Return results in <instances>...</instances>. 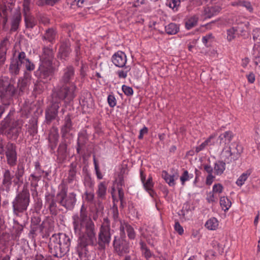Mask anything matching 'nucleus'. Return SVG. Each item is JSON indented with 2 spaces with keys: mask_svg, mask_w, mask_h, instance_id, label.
I'll return each instance as SVG.
<instances>
[{
  "mask_svg": "<svg viewBox=\"0 0 260 260\" xmlns=\"http://www.w3.org/2000/svg\"><path fill=\"white\" fill-rule=\"evenodd\" d=\"M225 169V162L223 161H218L215 164L214 171L216 175H221Z\"/></svg>",
  "mask_w": 260,
  "mask_h": 260,
  "instance_id": "obj_30",
  "label": "nucleus"
},
{
  "mask_svg": "<svg viewBox=\"0 0 260 260\" xmlns=\"http://www.w3.org/2000/svg\"><path fill=\"white\" fill-rule=\"evenodd\" d=\"M80 103L84 108L92 109L94 106L93 100L90 92L85 91L82 93Z\"/></svg>",
  "mask_w": 260,
  "mask_h": 260,
  "instance_id": "obj_13",
  "label": "nucleus"
},
{
  "mask_svg": "<svg viewBox=\"0 0 260 260\" xmlns=\"http://www.w3.org/2000/svg\"><path fill=\"white\" fill-rule=\"evenodd\" d=\"M9 46L8 39H5L0 43V66L3 65L6 60L7 51Z\"/></svg>",
  "mask_w": 260,
  "mask_h": 260,
  "instance_id": "obj_19",
  "label": "nucleus"
},
{
  "mask_svg": "<svg viewBox=\"0 0 260 260\" xmlns=\"http://www.w3.org/2000/svg\"><path fill=\"white\" fill-rule=\"evenodd\" d=\"M29 77V74L25 72L24 77L19 79L18 82L17 83V88L16 87L17 90V92L16 95L17 94L18 95H21L24 92L27 85V82Z\"/></svg>",
  "mask_w": 260,
  "mask_h": 260,
  "instance_id": "obj_20",
  "label": "nucleus"
},
{
  "mask_svg": "<svg viewBox=\"0 0 260 260\" xmlns=\"http://www.w3.org/2000/svg\"><path fill=\"white\" fill-rule=\"evenodd\" d=\"M71 120L69 118H68L66 119L65 124L62 128L63 135H64L66 133H69L71 131Z\"/></svg>",
  "mask_w": 260,
  "mask_h": 260,
  "instance_id": "obj_40",
  "label": "nucleus"
},
{
  "mask_svg": "<svg viewBox=\"0 0 260 260\" xmlns=\"http://www.w3.org/2000/svg\"><path fill=\"white\" fill-rule=\"evenodd\" d=\"M29 5H30V1H24L23 2V13H24V16H29Z\"/></svg>",
  "mask_w": 260,
  "mask_h": 260,
  "instance_id": "obj_45",
  "label": "nucleus"
},
{
  "mask_svg": "<svg viewBox=\"0 0 260 260\" xmlns=\"http://www.w3.org/2000/svg\"><path fill=\"white\" fill-rule=\"evenodd\" d=\"M71 52L70 44L69 42H63L60 45L59 49V53L61 57H67Z\"/></svg>",
  "mask_w": 260,
  "mask_h": 260,
  "instance_id": "obj_25",
  "label": "nucleus"
},
{
  "mask_svg": "<svg viewBox=\"0 0 260 260\" xmlns=\"http://www.w3.org/2000/svg\"><path fill=\"white\" fill-rule=\"evenodd\" d=\"M73 219L74 229L76 233L80 234L82 230H84V234L95 236V225L92 220H87V221L84 223H79L78 216H74Z\"/></svg>",
  "mask_w": 260,
  "mask_h": 260,
  "instance_id": "obj_8",
  "label": "nucleus"
},
{
  "mask_svg": "<svg viewBox=\"0 0 260 260\" xmlns=\"http://www.w3.org/2000/svg\"><path fill=\"white\" fill-rule=\"evenodd\" d=\"M27 71L31 72L35 70V65L31 62L29 59L27 61V63L23 64Z\"/></svg>",
  "mask_w": 260,
  "mask_h": 260,
  "instance_id": "obj_51",
  "label": "nucleus"
},
{
  "mask_svg": "<svg viewBox=\"0 0 260 260\" xmlns=\"http://www.w3.org/2000/svg\"><path fill=\"white\" fill-rule=\"evenodd\" d=\"M125 69H127L126 71L119 70L117 72V74L119 78L125 79L127 77L128 71L130 70L128 67H126Z\"/></svg>",
  "mask_w": 260,
  "mask_h": 260,
  "instance_id": "obj_54",
  "label": "nucleus"
},
{
  "mask_svg": "<svg viewBox=\"0 0 260 260\" xmlns=\"http://www.w3.org/2000/svg\"><path fill=\"white\" fill-rule=\"evenodd\" d=\"M114 251L118 255L121 256L129 251V243L124 237H115L113 243Z\"/></svg>",
  "mask_w": 260,
  "mask_h": 260,
  "instance_id": "obj_9",
  "label": "nucleus"
},
{
  "mask_svg": "<svg viewBox=\"0 0 260 260\" xmlns=\"http://www.w3.org/2000/svg\"><path fill=\"white\" fill-rule=\"evenodd\" d=\"M56 202L58 203L67 209L72 210L76 202V194L71 192L67 194L65 188H62L57 193L55 199H53L51 203H50V213L53 215H56L58 212V210L56 208Z\"/></svg>",
  "mask_w": 260,
  "mask_h": 260,
  "instance_id": "obj_2",
  "label": "nucleus"
},
{
  "mask_svg": "<svg viewBox=\"0 0 260 260\" xmlns=\"http://www.w3.org/2000/svg\"><path fill=\"white\" fill-rule=\"evenodd\" d=\"M24 167L22 164H19L17 166V170L14 175L15 178L13 180V183L15 185H20V184L23 183L22 177L24 174Z\"/></svg>",
  "mask_w": 260,
  "mask_h": 260,
  "instance_id": "obj_18",
  "label": "nucleus"
},
{
  "mask_svg": "<svg viewBox=\"0 0 260 260\" xmlns=\"http://www.w3.org/2000/svg\"><path fill=\"white\" fill-rule=\"evenodd\" d=\"M233 137V135L232 133L230 131H228L222 134H221L219 136L218 138L220 140V141H222L223 139H225V140H228V142H230Z\"/></svg>",
  "mask_w": 260,
  "mask_h": 260,
  "instance_id": "obj_42",
  "label": "nucleus"
},
{
  "mask_svg": "<svg viewBox=\"0 0 260 260\" xmlns=\"http://www.w3.org/2000/svg\"><path fill=\"white\" fill-rule=\"evenodd\" d=\"M62 80L65 83H69L75 75L74 68L72 66H68L64 69Z\"/></svg>",
  "mask_w": 260,
  "mask_h": 260,
  "instance_id": "obj_22",
  "label": "nucleus"
},
{
  "mask_svg": "<svg viewBox=\"0 0 260 260\" xmlns=\"http://www.w3.org/2000/svg\"><path fill=\"white\" fill-rule=\"evenodd\" d=\"M70 238L66 234H54L50 238V252L56 257H61L69 251Z\"/></svg>",
  "mask_w": 260,
  "mask_h": 260,
  "instance_id": "obj_1",
  "label": "nucleus"
},
{
  "mask_svg": "<svg viewBox=\"0 0 260 260\" xmlns=\"http://www.w3.org/2000/svg\"><path fill=\"white\" fill-rule=\"evenodd\" d=\"M51 135L52 142L54 144L55 146L56 145L59 135L58 133V129L57 128L53 127L51 129V134H50V136Z\"/></svg>",
  "mask_w": 260,
  "mask_h": 260,
  "instance_id": "obj_39",
  "label": "nucleus"
},
{
  "mask_svg": "<svg viewBox=\"0 0 260 260\" xmlns=\"http://www.w3.org/2000/svg\"><path fill=\"white\" fill-rule=\"evenodd\" d=\"M220 8L218 6L207 7L204 8L203 15L205 18H210L217 15L220 11Z\"/></svg>",
  "mask_w": 260,
  "mask_h": 260,
  "instance_id": "obj_21",
  "label": "nucleus"
},
{
  "mask_svg": "<svg viewBox=\"0 0 260 260\" xmlns=\"http://www.w3.org/2000/svg\"><path fill=\"white\" fill-rule=\"evenodd\" d=\"M21 66L18 63V61L11 58L9 68V71L12 76H17L19 74Z\"/></svg>",
  "mask_w": 260,
  "mask_h": 260,
  "instance_id": "obj_23",
  "label": "nucleus"
},
{
  "mask_svg": "<svg viewBox=\"0 0 260 260\" xmlns=\"http://www.w3.org/2000/svg\"><path fill=\"white\" fill-rule=\"evenodd\" d=\"M239 5L245 7L249 11H252V8L251 7V4L248 2L241 1L239 2Z\"/></svg>",
  "mask_w": 260,
  "mask_h": 260,
  "instance_id": "obj_58",
  "label": "nucleus"
},
{
  "mask_svg": "<svg viewBox=\"0 0 260 260\" xmlns=\"http://www.w3.org/2000/svg\"><path fill=\"white\" fill-rule=\"evenodd\" d=\"M14 176L13 175L10 171L6 169L3 173V180L0 189L1 190L5 191L6 193H9L11 190V187L13 182V179Z\"/></svg>",
  "mask_w": 260,
  "mask_h": 260,
  "instance_id": "obj_11",
  "label": "nucleus"
},
{
  "mask_svg": "<svg viewBox=\"0 0 260 260\" xmlns=\"http://www.w3.org/2000/svg\"><path fill=\"white\" fill-rule=\"evenodd\" d=\"M144 186L145 188V189L147 190H151L153 186V183H152V180L151 177H149L147 181L144 182L143 183Z\"/></svg>",
  "mask_w": 260,
  "mask_h": 260,
  "instance_id": "obj_50",
  "label": "nucleus"
},
{
  "mask_svg": "<svg viewBox=\"0 0 260 260\" xmlns=\"http://www.w3.org/2000/svg\"><path fill=\"white\" fill-rule=\"evenodd\" d=\"M67 145L64 143L60 144L58 147V151L61 154H64L67 151Z\"/></svg>",
  "mask_w": 260,
  "mask_h": 260,
  "instance_id": "obj_59",
  "label": "nucleus"
},
{
  "mask_svg": "<svg viewBox=\"0 0 260 260\" xmlns=\"http://www.w3.org/2000/svg\"><path fill=\"white\" fill-rule=\"evenodd\" d=\"M253 39L255 41L260 42V29H255L253 31Z\"/></svg>",
  "mask_w": 260,
  "mask_h": 260,
  "instance_id": "obj_56",
  "label": "nucleus"
},
{
  "mask_svg": "<svg viewBox=\"0 0 260 260\" xmlns=\"http://www.w3.org/2000/svg\"><path fill=\"white\" fill-rule=\"evenodd\" d=\"M112 210H113V217L115 220H116L118 219V215H119L118 208L116 206L115 207V206L114 205Z\"/></svg>",
  "mask_w": 260,
  "mask_h": 260,
  "instance_id": "obj_64",
  "label": "nucleus"
},
{
  "mask_svg": "<svg viewBox=\"0 0 260 260\" xmlns=\"http://www.w3.org/2000/svg\"><path fill=\"white\" fill-rule=\"evenodd\" d=\"M192 177L193 174H189L187 170H184L180 178L181 184L184 185L186 181L189 180V179L192 178Z\"/></svg>",
  "mask_w": 260,
  "mask_h": 260,
  "instance_id": "obj_38",
  "label": "nucleus"
},
{
  "mask_svg": "<svg viewBox=\"0 0 260 260\" xmlns=\"http://www.w3.org/2000/svg\"><path fill=\"white\" fill-rule=\"evenodd\" d=\"M21 126V121L11 119L8 115L1 123L0 132L9 139H16L19 135Z\"/></svg>",
  "mask_w": 260,
  "mask_h": 260,
  "instance_id": "obj_3",
  "label": "nucleus"
},
{
  "mask_svg": "<svg viewBox=\"0 0 260 260\" xmlns=\"http://www.w3.org/2000/svg\"><path fill=\"white\" fill-rule=\"evenodd\" d=\"M229 149L231 150L233 155L235 158V160H237L239 158L243 150L241 145L236 143H233L232 147H230Z\"/></svg>",
  "mask_w": 260,
  "mask_h": 260,
  "instance_id": "obj_26",
  "label": "nucleus"
},
{
  "mask_svg": "<svg viewBox=\"0 0 260 260\" xmlns=\"http://www.w3.org/2000/svg\"><path fill=\"white\" fill-rule=\"evenodd\" d=\"M111 240L110 230L108 228H100L98 243L101 248L104 249Z\"/></svg>",
  "mask_w": 260,
  "mask_h": 260,
  "instance_id": "obj_12",
  "label": "nucleus"
},
{
  "mask_svg": "<svg viewBox=\"0 0 260 260\" xmlns=\"http://www.w3.org/2000/svg\"><path fill=\"white\" fill-rule=\"evenodd\" d=\"M107 184L106 182H102L98 185L96 191L98 197L101 199H105L107 192Z\"/></svg>",
  "mask_w": 260,
  "mask_h": 260,
  "instance_id": "obj_28",
  "label": "nucleus"
},
{
  "mask_svg": "<svg viewBox=\"0 0 260 260\" xmlns=\"http://www.w3.org/2000/svg\"><path fill=\"white\" fill-rule=\"evenodd\" d=\"M85 199L88 202H92L93 201L94 195V193L92 192L85 193Z\"/></svg>",
  "mask_w": 260,
  "mask_h": 260,
  "instance_id": "obj_61",
  "label": "nucleus"
},
{
  "mask_svg": "<svg viewBox=\"0 0 260 260\" xmlns=\"http://www.w3.org/2000/svg\"><path fill=\"white\" fill-rule=\"evenodd\" d=\"M221 158L223 162L225 164H230L236 160L235 158L233 155L231 150L229 148L228 150H223L221 153Z\"/></svg>",
  "mask_w": 260,
  "mask_h": 260,
  "instance_id": "obj_24",
  "label": "nucleus"
},
{
  "mask_svg": "<svg viewBox=\"0 0 260 260\" xmlns=\"http://www.w3.org/2000/svg\"><path fill=\"white\" fill-rule=\"evenodd\" d=\"M57 31L54 28H50V42L52 43L53 41L58 40Z\"/></svg>",
  "mask_w": 260,
  "mask_h": 260,
  "instance_id": "obj_48",
  "label": "nucleus"
},
{
  "mask_svg": "<svg viewBox=\"0 0 260 260\" xmlns=\"http://www.w3.org/2000/svg\"><path fill=\"white\" fill-rule=\"evenodd\" d=\"M112 60L116 66L122 68L126 62V56L123 52L118 51L113 55Z\"/></svg>",
  "mask_w": 260,
  "mask_h": 260,
  "instance_id": "obj_16",
  "label": "nucleus"
},
{
  "mask_svg": "<svg viewBox=\"0 0 260 260\" xmlns=\"http://www.w3.org/2000/svg\"><path fill=\"white\" fill-rule=\"evenodd\" d=\"M26 26L27 28H32L35 24L32 17L30 16L24 17Z\"/></svg>",
  "mask_w": 260,
  "mask_h": 260,
  "instance_id": "obj_47",
  "label": "nucleus"
},
{
  "mask_svg": "<svg viewBox=\"0 0 260 260\" xmlns=\"http://www.w3.org/2000/svg\"><path fill=\"white\" fill-rule=\"evenodd\" d=\"M250 170H247L245 172L243 173L242 175L240 176L236 181V184L239 186H241L243 185L245 181L247 179L248 177L251 174Z\"/></svg>",
  "mask_w": 260,
  "mask_h": 260,
  "instance_id": "obj_31",
  "label": "nucleus"
},
{
  "mask_svg": "<svg viewBox=\"0 0 260 260\" xmlns=\"http://www.w3.org/2000/svg\"><path fill=\"white\" fill-rule=\"evenodd\" d=\"M87 220H91L87 216L86 209L84 205H82L80 209V217H79V223H83L86 221Z\"/></svg>",
  "mask_w": 260,
  "mask_h": 260,
  "instance_id": "obj_33",
  "label": "nucleus"
},
{
  "mask_svg": "<svg viewBox=\"0 0 260 260\" xmlns=\"http://www.w3.org/2000/svg\"><path fill=\"white\" fill-rule=\"evenodd\" d=\"M86 66L82 62L80 69V74L82 78H84L86 76Z\"/></svg>",
  "mask_w": 260,
  "mask_h": 260,
  "instance_id": "obj_60",
  "label": "nucleus"
},
{
  "mask_svg": "<svg viewBox=\"0 0 260 260\" xmlns=\"http://www.w3.org/2000/svg\"><path fill=\"white\" fill-rule=\"evenodd\" d=\"M166 5L174 11H177L178 7L180 4V0H168Z\"/></svg>",
  "mask_w": 260,
  "mask_h": 260,
  "instance_id": "obj_37",
  "label": "nucleus"
},
{
  "mask_svg": "<svg viewBox=\"0 0 260 260\" xmlns=\"http://www.w3.org/2000/svg\"><path fill=\"white\" fill-rule=\"evenodd\" d=\"M206 200H207L208 202L210 203H217V198L215 196L214 194V193L212 192H210L207 197Z\"/></svg>",
  "mask_w": 260,
  "mask_h": 260,
  "instance_id": "obj_49",
  "label": "nucleus"
},
{
  "mask_svg": "<svg viewBox=\"0 0 260 260\" xmlns=\"http://www.w3.org/2000/svg\"><path fill=\"white\" fill-rule=\"evenodd\" d=\"M52 61L50 60V75L52 73H54L57 70V67L59 66V62L57 61H54V64L52 66Z\"/></svg>",
  "mask_w": 260,
  "mask_h": 260,
  "instance_id": "obj_53",
  "label": "nucleus"
},
{
  "mask_svg": "<svg viewBox=\"0 0 260 260\" xmlns=\"http://www.w3.org/2000/svg\"><path fill=\"white\" fill-rule=\"evenodd\" d=\"M68 92V89L66 87H56L52 90V104L51 107L52 111L50 112V121L57 117L59 102L66 98Z\"/></svg>",
  "mask_w": 260,
  "mask_h": 260,
  "instance_id": "obj_7",
  "label": "nucleus"
},
{
  "mask_svg": "<svg viewBox=\"0 0 260 260\" xmlns=\"http://www.w3.org/2000/svg\"><path fill=\"white\" fill-rule=\"evenodd\" d=\"M14 80L7 77L0 78V99L5 102V100H10L17 92L14 86Z\"/></svg>",
  "mask_w": 260,
  "mask_h": 260,
  "instance_id": "obj_4",
  "label": "nucleus"
},
{
  "mask_svg": "<svg viewBox=\"0 0 260 260\" xmlns=\"http://www.w3.org/2000/svg\"><path fill=\"white\" fill-rule=\"evenodd\" d=\"M220 205L222 209L226 211L231 206L232 203L228 198L223 196L220 199Z\"/></svg>",
  "mask_w": 260,
  "mask_h": 260,
  "instance_id": "obj_34",
  "label": "nucleus"
},
{
  "mask_svg": "<svg viewBox=\"0 0 260 260\" xmlns=\"http://www.w3.org/2000/svg\"><path fill=\"white\" fill-rule=\"evenodd\" d=\"M21 19V16L20 12H17L13 15L11 22V30L16 31L18 29Z\"/></svg>",
  "mask_w": 260,
  "mask_h": 260,
  "instance_id": "obj_27",
  "label": "nucleus"
},
{
  "mask_svg": "<svg viewBox=\"0 0 260 260\" xmlns=\"http://www.w3.org/2000/svg\"><path fill=\"white\" fill-rule=\"evenodd\" d=\"M30 177V185L31 187L36 188L38 185V182L40 180V177L31 174Z\"/></svg>",
  "mask_w": 260,
  "mask_h": 260,
  "instance_id": "obj_44",
  "label": "nucleus"
},
{
  "mask_svg": "<svg viewBox=\"0 0 260 260\" xmlns=\"http://www.w3.org/2000/svg\"><path fill=\"white\" fill-rule=\"evenodd\" d=\"M12 100V99L10 100H5V102L1 101L3 105H0V118L2 117V114L5 112L6 108H7L8 106L10 104Z\"/></svg>",
  "mask_w": 260,
  "mask_h": 260,
  "instance_id": "obj_43",
  "label": "nucleus"
},
{
  "mask_svg": "<svg viewBox=\"0 0 260 260\" xmlns=\"http://www.w3.org/2000/svg\"><path fill=\"white\" fill-rule=\"evenodd\" d=\"M179 29L177 25L174 23H171L165 27V30L169 35H175L178 32Z\"/></svg>",
  "mask_w": 260,
  "mask_h": 260,
  "instance_id": "obj_32",
  "label": "nucleus"
},
{
  "mask_svg": "<svg viewBox=\"0 0 260 260\" xmlns=\"http://www.w3.org/2000/svg\"><path fill=\"white\" fill-rule=\"evenodd\" d=\"M13 58L18 61V63L21 66L22 64H25V63H27V61L29 59L26 57L25 53L23 51L19 52L18 55L16 57H13Z\"/></svg>",
  "mask_w": 260,
  "mask_h": 260,
  "instance_id": "obj_35",
  "label": "nucleus"
},
{
  "mask_svg": "<svg viewBox=\"0 0 260 260\" xmlns=\"http://www.w3.org/2000/svg\"><path fill=\"white\" fill-rule=\"evenodd\" d=\"M198 18L193 16L189 18L185 22V27L187 29H190L197 25Z\"/></svg>",
  "mask_w": 260,
  "mask_h": 260,
  "instance_id": "obj_36",
  "label": "nucleus"
},
{
  "mask_svg": "<svg viewBox=\"0 0 260 260\" xmlns=\"http://www.w3.org/2000/svg\"><path fill=\"white\" fill-rule=\"evenodd\" d=\"M205 227L209 230H215L218 226V221L215 217L208 219L205 224Z\"/></svg>",
  "mask_w": 260,
  "mask_h": 260,
  "instance_id": "obj_29",
  "label": "nucleus"
},
{
  "mask_svg": "<svg viewBox=\"0 0 260 260\" xmlns=\"http://www.w3.org/2000/svg\"><path fill=\"white\" fill-rule=\"evenodd\" d=\"M122 90L127 96H131L133 94V89L129 86L123 85L122 86Z\"/></svg>",
  "mask_w": 260,
  "mask_h": 260,
  "instance_id": "obj_46",
  "label": "nucleus"
},
{
  "mask_svg": "<svg viewBox=\"0 0 260 260\" xmlns=\"http://www.w3.org/2000/svg\"><path fill=\"white\" fill-rule=\"evenodd\" d=\"M41 62L39 67L40 76L42 78H46L49 76V48L44 47L43 53L40 57Z\"/></svg>",
  "mask_w": 260,
  "mask_h": 260,
  "instance_id": "obj_10",
  "label": "nucleus"
},
{
  "mask_svg": "<svg viewBox=\"0 0 260 260\" xmlns=\"http://www.w3.org/2000/svg\"><path fill=\"white\" fill-rule=\"evenodd\" d=\"M117 189H118V191L119 199L120 201V202L121 203H122L123 200L124 199V192H123V189L121 187H118Z\"/></svg>",
  "mask_w": 260,
  "mask_h": 260,
  "instance_id": "obj_62",
  "label": "nucleus"
},
{
  "mask_svg": "<svg viewBox=\"0 0 260 260\" xmlns=\"http://www.w3.org/2000/svg\"><path fill=\"white\" fill-rule=\"evenodd\" d=\"M0 154H5L7 162L10 167H13L16 165L17 160V154L16 146L11 142H5L0 138Z\"/></svg>",
  "mask_w": 260,
  "mask_h": 260,
  "instance_id": "obj_6",
  "label": "nucleus"
},
{
  "mask_svg": "<svg viewBox=\"0 0 260 260\" xmlns=\"http://www.w3.org/2000/svg\"><path fill=\"white\" fill-rule=\"evenodd\" d=\"M30 194L27 188L24 186L21 191L19 192L12 202L13 211L18 215L27 209L29 203Z\"/></svg>",
  "mask_w": 260,
  "mask_h": 260,
  "instance_id": "obj_5",
  "label": "nucleus"
},
{
  "mask_svg": "<svg viewBox=\"0 0 260 260\" xmlns=\"http://www.w3.org/2000/svg\"><path fill=\"white\" fill-rule=\"evenodd\" d=\"M223 190V186L221 184H215L213 186V193H221Z\"/></svg>",
  "mask_w": 260,
  "mask_h": 260,
  "instance_id": "obj_55",
  "label": "nucleus"
},
{
  "mask_svg": "<svg viewBox=\"0 0 260 260\" xmlns=\"http://www.w3.org/2000/svg\"><path fill=\"white\" fill-rule=\"evenodd\" d=\"M108 102L111 107H114L116 105V100L113 95H109L108 96Z\"/></svg>",
  "mask_w": 260,
  "mask_h": 260,
  "instance_id": "obj_52",
  "label": "nucleus"
},
{
  "mask_svg": "<svg viewBox=\"0 0 260 260\" xmlns=\"http://www.w3.org/2000/svg\"><path fill=\"white\" fill-rule=\"evenodd\" d=\"M96 242V236L86 234H83L79 239V245L82 248H86L88 245H93Z\"/></svg>",
  "mask_w": 260,
  "mask_h": 260,
  "instance_id": "obj_14",
  "label": "nucleus"
},
{
  "mask_svg": "<svg viewBox=\"0 0 260 260\" xmlns=\"http://www.w3.org/2000/svg\"><path fill=\"white\" fill-rule=\"evenodd\" d=\"M237 29L235 27L231 28L227 30V39L229 41H231L235 38V33Z\"/></svg>",
  "mask_w": 260,
  "mask_h": 260,
  "instance_id": "obj_41",
  "label": "nucleus"
},
{
  "mask_svg": "<svg viewBox=\"0 0 260 260\" xmlns=\"http://www.w3.org/2000/svg\"><path fill=\"white\" fill-rule=\"evenodd\" d=\"M172 174H169L166 171H163L162 172V177L170 186L175 185V180L178 179L179 177V173L177 170L172 169Z\"/></svg>",
  "mask_w": 260,
  "mask_h": 260,
  "instance_id": "obj_15",
  "label": "nucleus"
},
{
  "mask_svg": "<svg viewBox=\"0 0 260 260\" xmlns=\"http://www.w3.org/2000/svg\"><path fill=\"white\" fill-rule=\"evenodd\" d=\"M126 230L127 236L129 239L133 240L136 237V233L134 229L128 223L124 222L121 223L120 226V236H122L125 238V234L124 231Z\"/></svg>",
  "mask_w": 260,
  "mask_h": 260,
  "instance_id": "obj_17",
  "label": "nucleus"
},
{
  "mask_svg": "<svg viewBox=\"0 0 260 260\" xmlns=\"http://www.w3.org/2000/svg\"><path fill=\"white\" fill-rule=\"evenodd\" d=\"M40 21L41 23L44 24H48L49 23V20L45 15H41L40 16Z\"/></svg>",
  "mask_w": 260,
  "mask_h": 260,
  "instance_id": "obj_63",
  "label": "nucleus"
},
{
  "mask_svg": "<svg viewBox=\"0 0 260 260\" xmlns=\"http://www.w3.org/2000/svg\"><path fill=\"white\" fill-rule=\"evenodd\" d=\"M174 228L175 231H177L179 235H181L183 234L184 232L183 229L178 221L175 222Z\"/></svg>",
  "mask_w": 260,
  "mask_h": 260,
  "instance_id": "obj_57",
  "label": "nucleus"
}]
</instances>
